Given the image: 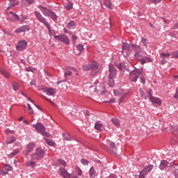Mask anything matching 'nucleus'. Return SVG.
Returning <instances> with one entry per match:
<instances>
[{
  "mask_svg": "<svg viewBox=\"0 0 178 178\" xmlns=\"http://www.w3.org/2000/svg\"><path fill=\"white\" fill-rule=\"evenodd\" d=\"M139 60L142 65H144V63H147L145 58H141Z\"/></svg>",
  "mask_w": 178,
  "mask_h": 178,
  "instance_id": "nucleus-58",
  "label": "nucleus"
},
{
  "mask_svg": "<svg viewBox=\"0 0 178 178\" xmlns=\"http://www.w3.org/2000/svg\"><path fill=\"white\" fill-rule=\"evenodd\" d=\"M58 163H60V165H62V166H66V161H65L64 160L59 159Z\"/></svg>",
  "mask_w": 178,
  "mask_h": 178,
  "instance_id": "nucleus-47",
  "label": "nucleus"
},
{
  "mask_svg": "<svg viewBox=\"0 0 178 178\" xmlns=\"http://www.w3.org/2000/svg\"><path fill=\"white\" fill-rule=\"evenodd\" d=\"M13 88L14 91H17V90L19 88V83H14L13 85Z\"/></svg>",
  "mask_w": 178,
  "mask_h": 178,
  "instance_id": "nucleus-45",
  "label": "nucleus"
},
{
  "mask_svg": "<svg viewBox=\"0 0 178 178\" xmlns=\"http://www.w3.org/2000/svg\"><path fill=\"white\" fill-rule=\"evenodd\" d=\"M170 170L172 172L175 178H178V168L177 165L175 164V163H170Z\"/></svg>",
  "mask_w": 178,
  "mask_h": 178,
  "instance_id": "nucleus-14",
  "label": "nucleus"
},
{
  "mask_svg": "<svg viewBox=\"0 0 178 178\" xmlns=\"http://www.w3.org/2000/svg\"><path fill=\"white\" fill-rule=\"evenodd\" d=\"M4 168L6 169V170H8V171H10V170H13V167H12L9 164H6L4 165Z\"/></svg>",
  "mask_w": 178,
  "mask_h": 178,
  "instance_id": "nucleus-41",
  "label": "nucleus"
},
{
  "mask_svg": "<svg viewBox=\"0 0 178 178\" xmlns=\"http://www.w3.org/2000/svg\"><path fill=\"white\" fill-rule=\"evenodd\" d=\"M76 26V23L74 21H71L70 23L67 24V29H70V27H74Z\"/></svg>",
  "mask_w": 178,
  "mask_h": 178,
  "instance_id": "nucleus-42",
  "label": "nucleus"
},
{
  "mask_svg": "<svg viewBox=\"0 0 178 178\" xmlns=\"http://www.w3.org/2000/svg\"><path fill=\"white\" fill-rule=\"evenodd\" d=\"M117 67L120 70L121 72H124L126 70V65L124 63H122L117 65Z\"/></svg>",
  "mask_w": 178,
  "mask_h": 178,
  "instance_id": "nucleus-27",
  "label": "nucleus"
},
{
  "mask_svg": "<svg viewBox=\"0 0 178 178\" xmlns=\"http://www.w3.org/2000/svg\"><path fill=\"white\" fill-rule=\"evenodd\" d=\"M172 29H178V22L174 24Z\"/></svg>",
  "mask_w": 178,
  "mask_h": 178,
  "instance_id": "nucleus-61",
  "label": "nucleus"
},
{
  "mask_svg": "<svg viewBox=\"0 0 178 178\" xmlns=\"http://www.w3.org/2000/svg\"><path fill=\"white\" fill-rule=\"evenodd\" d=\"M99 64H98V63L97 62H93L91 63L88 65H86L83 66V70L85 72H87L88 70H91L90 74L91 76H95V74H97V73L99 72Z\"/></svg>",
  "mask_w": 178,
  "mask_h": 178,
  "instance_id": "nucleus-2",
  "label": "nucleus"
},
{
  "mask_svg": "<svg viewBox=\"0 0 178 178\" xmlns=\"http://www.w3.org/2000/svg\"><path fill=\"white\" fill-rule=\"evenodd\" d=\"M149 2H151L152 3H156V2H161V0H147Z\"/></svg>",
  "mask_w": 178,
  "mask_h": 178,
  "instance_id": "nucleus-56",
  "label": "nucleus"
},
{
  "mask_svg": "<svg viewBox=\"0 0 178 178\" xmlns=\"http://www.w3.org/2000/svg\"><path fill=\"white\" fill-rule=\"evenodd\" d=\"M163 20L164 23H166L167 24L170 23V21H169L168 19H166L165 18H163Z\"/></svg>",
  "mask_w": 178,
  "mask_h": 178,
  "instance_id": "nucleus-60",
  "label": "nucleus"
},
{
  "mask_svg": "<svg viewBox=\"0 0 178 178\" xmlns=\"http://www.w3.org/2000/svg\"><path fill=\"white\" fill-rule=\"evenodd\" d=\"M68 178H79V177L77 175H70V177Z\"/></svg>",
  "mask_w": 178,
  "mask_h": 178,
  "instance_id": "nucleus-64",
  "label": "nucleus"
},
{
  "mask_svg": "<svg viewBox=\"0 0 178 178\" xmlns=\"http://www.w3.org/2000/svg\"><path fill=\"white\" fill-rule=\"evenodd\" d=\"M112 123H113V124H115V126L119 127L120 126V122H119V120L116 119V118H113L111 120Z\"/></svg>",
  "mask_w": 178,
  "mask_h": 178,
  "instance_id": "nucleus-33",
  "label": "nucleus"
},
{
  "mask_svg": "<svg viewBox=\"0 0 178 178\" xmlns=\"http://www.w3.org/2000/svg\"><path fill=\"white\" fill-rule=\"evenodd\" d=\"M122 48L124 56H129L133 49L135 51L136 54H143V49L138 45L124 42Z\"/></svg>",
  "mask_w": 178,
  "mask_h": 178,
  "instance_id": "nucleus-1",
  "label": "nucleus"
},
{
  "mask_svg": "<svg viewBox=\"0 0 178 178\" xmlns=\"http://www.w3.org/2000/svg\"><path fill=\"white\" fill-rule=\"evenodd\" d=\"M145 62H146V63H149V62H152L151 58H149V57H145Z\"/></svg>",
  "mask_w": 178,
  "mask_h": 178,
  "instance_id": "nucleus-52",
  "label": "nucleus"
},
{
  "mask_svg": "<svg viewBox=\"0 0 178 178\" xmlns=\"http://www.w3.org/2000/svg\"><path fill=\"white\" fill-rule=\"evenodd\" d=\"M45 141L48 145H50L51 147H54L55 145V143L54 141L49 140V139H45Z\"/></svg>",
  "mask_w": 178,
  "mask_h": 178,
  "instance_id": "nucleus-39",
  "label": "nucleus"
},
{
  "mask_svg": "<svg viewBox=\"0 0 178 178\" xmlns=\"http://www.w3.org/2000/svg\"><path fill=\"white\" fill-rule=\"evenodd\" d=\"M108 72V77H116V74H118V71L116 70V68H115V65H113V64H109Z\"/></svg>",
  "mask_w": 178,
  "mask_h": 178,
  "instance_id": "nucleus-12",
  "label": "nucleus"
},
{
  "mask_svg": "<svg viewBox=\"0 0 178 178\" xmlns=\"http://www.w3.org/2000/svg\"><path fill=\"white\" fill-rule=\"evenodd\" d=\"M90 173V177L95 178V169L94 168H91L89 171Z\"/></svg>",
  "mask_w": 178,
  "mask_h": 178,
  "instance_id": "nucleus-31",
  "label": "nucleus"
},
{
  "mask_svg": "<svg viewBox=\"0 0 178 178\" xmlns=\"http://www.w3.org/2000/svg\"><path fill=\"white\" fill-rule=\"evenodd\" d=\"M64 6L67 10H70L73 8V3L68 1L67 3H65Z\"/></svg>",
  "mask_w": 178,
  "mask_h": 178,
  "instance_id": "nucleus-25",
  "label": "nucleus"
},
{
  "mask_svg": "<svg viewBox=\"0 0 178 178\" xmlns=\"http://www.w3.org/2000/svg\"><path fill=\"white\" fill-rule=\"evenodd\" d=\"M45 156V150L38 147L33 154H31L32 161H41Z\"/></svg>",
  "mask_w": 178,
  "mask_h": 178,
  "instance_id": "nucleus-3",
  "label": "nucleus"
},
{
  "mask_svg": "<svg viewBox=\"0 0 178 178\" xmlns=\"http://www.w3.org/2000/svg\"><path fill=\"white\" fill-rule=\"evenodd\" d=\"M114 77L108 76V86L109 87H113L115 86V80H113Z\"/></svg>",
  "mask_w": 178,
  "mask_h": 178,
  "instance_id": "nucleus-29",
  "label": "nucleus"
},
{
  "mask_svg": "<svg viewBox=\"0 0 178 178\" xmlns=\"http://www.w3.org/2000/svg\"><path fill=\"white\" fill-rule=\"evenodd\" d=\"M148 94L149 101H150V102L154 104V105H157L158 106H161L162 105V100L161 99L152 97V90H150V92H148Z\"/></svg>",
  "mask_w": 178,
  "mask_h": 178,
  "instance_id": "nucleus-8",
  "label": "nucleus"
},
{
  "mask_svg": "<svg viewBox=\"0 0 178 178\" xmlns=\"http://www.w3.org/2000/svg\"><path fill=\"white\" fill-rule=\"evenodd\" d=\"M35 16L37 17L38 20H39V22L40 23H42V24H44V26H45V27H47L49 34H51V26H49V24L47 21V19H45V17H42L41 13H40L38 11L35 12Z\"/></svg>",
  "mask_w": 178,
  "mask_h": 178,
  "instance_id": "nucleus-5",
  "label": "nucleus"
},
{
  "mask_svg": "<svg viewBox=\"0 0 178 178\" xmlns=\"http://www.w3.org/2000/svg\"><path fill=\"white\" fill-rule=\"evenodd\" d=\"M28 106V109H27V112L29 115H34V110H33V108H31V106L30 105V104H27Z\"/></svg>",
  "mask_w": 178,
  "mask_h": 178,
  "instance_id": "nucleus-32",
  "label": "nucleus"
},
{
  "mask_svg": "<svg viewBox=\"0 0 178 178\" xmlns=\"http://www.w3.org/2000/svg\"><path fill=\"white\" fill-rule=\"evenodd\" d=\"M172 58H177V59H178V50L177 51H173L172 54Z\"/></svg>",
  "mask_w": 178,
  "mask_h": 178,
  "instance_id": "nucleus-44",
  "label": "nucleus"
},
{
  "mask_svg": "<svg viewBox=\"0 0 178 178\" xmlns=\"http://www.w3.org/2000/svg\"><path fill=\"white\" fill-rule=\"evenodd\" d=\"M31 86H35V81H32L31 82Z\"/></svg>",
  "mask_w": 178,
  "mask_h": 178,
  "instance_id": "nucleus-63",
  "label": "nucleus"
},
{
  "mask_svg": "<svg viewBox=\"0 0 178 178\" xmlns=\"http://www.w3.org/2000/svg\"><path fill=\"white\" fill-rule=\"evenodd\" d=\"M75 170L78 175V176H81V175H83V171L81 170V168L79 166H76L75 168Z\"/></svg>",
  "mask_w": 178,
  "mask_h": 178,
  "instance_id": "nucleus-34",
  "label": "nucleus"
},
{
  "mask_svg": "<svg viewBox=\"0 0 178 178\" xmlns=\"http://www.w3.org/2000/svg\"><path fill=\"white\" fill-rule=\"evenodd\" d=\"M86 92H88L89 94H92L95 92V88L90 87L88 90H86Z\"/></svg>",
  "mask_w": 178,
  "mask_h": 178,
  "instance_id": "nucleus-40",
  "label": "nucleus"
},
{
  "mask_svg": "<svg viewBox=\"0 0 178 178\" xmlns=\"http://www.w3.org/2000/svg\"><path fill=\"white\" fill-rule=\"evenodd\" d=\"M118 94H120V95H122L120 97L118 100L119 104L120 105V104L123 102V100L124 99L126 95L127 94V92H125L124 90L123 89H120L118 90Z\"/></svg>",
  "mask_w": 178,
  "mask_h": 178,
  "instance_id": "nucleus-18",
  "label": "nucleus"
},
{
  "mask_svg": "<svg viewBox=\"0 0 178 178\" xmlns=\"http://www.w3.org/2000/svg\"><path fill=\"white\" fill-rule=\"evenodd\" d=\"M16 141V138L14 136H11L6 141V144H12Z\"/></svg>",
  "mask_w": 178,
  "mask_h": 178,
  "instance_id": "nucleus-30",
  "label": "nucleus"
},
{
  "mask_svg": "<svg viewBox=\"0 0 178 178\" xmlns=\"http://www.w3.org/2000/svg\"><path fill=\"white\" fill-rule=\"evenodd\" d=\"M38 90L43 91L47 95H51V97H55L56 95V90L52 88H38Z\"/></svg>",
  "mask_w": 178,
  "mask_h": 178,
  "instance_id": "nucleus-10",
  "label": "nucleus"
},
{
  "mask_svg": "<svg viewBox=\"0 0 178 178\" xmlns=\"http://www.w3.org/2000/svg\"><path fill=\"white\" fill-rule=\"evenodd\" d=\"M143 69H140V70L135 69L134 71H131L130 73L131 81L136 83L140 74H143Z\"/></svg>",
  "mask_w": 178,
  "mask_h": 178,
  "instance_id": "nucleus-6",
  "label": "nucleus"
},
{
  "mask_svg": "<svg viewBox=\"0 0 178 178\" xmlns=\"http://www.w3.org/2000/svg\"><path fill=\"white\" fill-rule=\"evenodd\" d=\"M41 97L42 98H44V99H46V101H48V102H50V104H53L54 102H52V101L51 100V99L47 98V97L44 96V95H41Z\"/></svg>",
  "mask_w": 178,
  "mask_h": 178,
  "instance_id": "nucleus-50",
  "label": "nucleus"
},
{
  "mask_svg": "<svg viewBox=\"0 0 178 178\" xmlns=\"http://www.w3.org/2000/svg\"><path fill=\"white\" fill-rule=\"evenodd\" d=\"M81 163L83 165H88V161H87L86 159H84L81 160Z\"/></svg>",
  "mask_w": 178,
  "mask_h": 178,
  "instance_id": "nucleus-49",
  "label": "nucleus"
},
{
  "mask_svg": "<svg viewBox=\"0 0 178 178\" xmlns=\"http://www.w3.org/2000/svg\"><path fill=\"white\" fill-rule=\"evenodd\" d=\"M25 166L34 168L37 166V162L35 160H28L25 163Z\"/></svg>",
  "mask_w": 178,
  "mask_h": 178,
  "instance_id": "nucleus-19",
  "label": "nucleus"
},
{
  "mask_svg": "<svg viewBox=\"0 0 178 178\" xmlns=\"http://www.w3.org/2000/svg\"><path fill=\"white\" fill-rule=\"evenodd\" d=\"M26 2L29 3V5H31L34 3V0H26Z\"/></svg>",
  "mask_w": 178,
  "mask_h": 178,
  "instance_id": "nucleus-59",
  "label": "nucleus"
},
{
  "mask_svg": "<svg viewBox=\"0 0 178 178\" xmlns=\"http://www.w3.org/2000/svg\"><path fill=\"white\" fill-rule=\"evenodd\" d=\"M140 80L142 84H144L145 83V78L144 76H140Z\"/></svg>",
  "mask_w": 178,
  "mask_h": 178,
  "instance_id": "nucleus-54",
  "label": "nucleus"
},
{
  "mask_svg": "<svg viewBox=\"0 0 178 178\" xmlns=\"http://www.w3.org/2000/svg\"><path fill=\"white\" fill-rule=\"evenodd\" d=\"M69 76H72V72L67 71V72L65 73V77H67Z\"/></svg>",
  "mask_w": 178,
  "mask_h": 178,
  "instance_id": "nucleus-55",
  "label": "nucleus"
},
{
  "mask_svg": "<svg viewBox=\"0 0 178 178\" xmlns=\"http://www.w3.org/2000/svg\"><path fill=\"white\" fill-rule=\"evenodd\" d=\"M107 143L109 144L111 149H115V148L116 147V145H115V143L108 140Z\"/></svg>",
  "mask_w": 178,
  "mask_h": 178,
  "instance_id": "nucleus-38",
  "label": "nucleus"
},
{
  "mask_svg": "<svg viewBox=\"0 0 178 178\" xmlns=\"http://www.w3.org/2000/svg\"><path fill=\"white\" fill-rule=\"evenodd\" d=\"M10 13L14 16V17L16 19V20H19V15H16L13 12L10 11Z\"/></svg>",
  "mask_w": 178,
  "mask_h": 178,
  "instance_id": "nucleus-51",
  "label": "nucleus"
},
{
  "mask_svg": "<svg viewBox=\"0 0 178 178\" xmlns=\"http://www.w3.org/2000/svg\"><path fill=\"white\" fill-rule=\"evenodd\" d=\"M35 145H34V143H31L29 144L28 145H26V149L25 151H24V154L27 156V155L29 154H30V152H31V151H33V149H34Z\"/></svg>",
  "mask_w": 178,
  "mask_h": 178,
  "instance_id": "nucleus-17",
  "label": "nucleus"
},
{
  "mask_svg": "<svg viewBox=\"0 0 178 178\" xmlns=\"http://www.w3.org/2000/svg\"><path fill=\"white\" fill-rule=\"evenodd\" d=\"M27 48V42L26 40H21L18 42L16 47L17 51H24Z\"/></svg>",
  "mask_w": 178,
  "mask_h": 178,
  "instance_id": "nucleus-13",
  "label": "nucleus"
},
{
  "mask_svg": "<svg viewBox=\"0 0 178 178\" xmlns=\"http://www.w3.org/2000/svg\"><path fill=\"white\" fill-rule=\"evenodd\" d=\"M0 72L1 73V74H3V76H4V77H6V79H9V77H10L9 72H8V71L5 70H1Z\"/></svg>",
  "mask_w": 178,
  "mask_h": 178,
  "instance_id": "nucleus-28",
  "label": "nucleus"
},
{
  "mask_svg": "<svg viewBox=\"0 0 178 178\" xmlns=\"http://www.w3.org/2000/svg\"><path fill=\"white\" fill-rule=\"evenodd\" d=\"M168 162L167 161H162L160 165H159V168L161 169V170H163V169H165V168H168Z\"/></svg>",
  "mask_w": 178,
  "mask_h": 178,
  "instance_id": "nucleus-23",
  "label": "nucleus"
},
{
  "mask_svg": "<svg viewBox=\"0 0 178 178\" xmlns=\"http://www.w3.org/2000/svg\"><path fill=\"white\" fill-rule=\"evenodd\" d=\"M154 169V165H149L146 167L144 168V169L140 171V175H139V178H145V176L149 173Z\"/></svg>",
  "mask_w": 178,
  "mask_h": 178,
  "instance_id": "nucleus-9",
  "label": "nucleus"
},
{
  "mask_svg": "<svg viewBox=\"0 0 178 178\" xmlns=\"http://www.w3.org/2000/svg\"><path fill=\"white\" fill-rule=\"evenodd\" d=\"M76 49H78V51H79V52L76 53V55H81V52H83V51H84V46H83V44H79L76 46Z\"/></svg>",
  "mask_w": 178,
  "mask_h": 178,
  "instance_id": "nucleus-24",
  "label": "nucleus"
},
{
  "mask_svg": "<svg viewBox=\"0 0 178 178\" xmlns=\"http://www.w3.org/2000/svg\"><path fill=\"white\" fill-rule=\"evenodd\" d=\"M60 173L61 176H63V177L64 178L70 177V174H69V172H67V170H66V169L63 168H60Z\"/></svg>",
  "mask_w": 178,
  "mask_h": 178,
  "instance_id": "nucleus-20",
  "label": "nucleus"
},
{
  "mask_svg": "<svg viewBox=\"0 0 178 178\" xmlns=\"http://www.w3.org/2000/svg\"><path fill=\"white\" fill-rule=\"evenodd\" d=\"M115 98H113L111 99H110L109 101H104V104H113V102H115Z\"/></svg>",
  "mask_w": 178,
  "mask_h": 178,
  "instance_id": "nucleus-48",
  "label": "nucleus"
},
{
  "mask_svg": "<svg viewBox=\"0 0 178 178\" xmlns=\"http://www.w3.org/2000/svg\"><path fill=\"white\" fill-rule=\"evenodd\" d=\"M55 40H58V41H60V42H63L66 44V45H69L70 44V40L69 38L65 34L60 35H54Z\"/></svg>",
  "mask_w": 178,
  "mask_h": 178,
  "instance_id": "nucleus-11",
  "label": "nucleus"
},
{
  "mask_svg": "<svg viewBox=\"0 0 178 178\" xmlns=\"http://www.w3.org/2000/svg\"><path fill=\"white\" fill-rule=\"evenodd\" d=\"M141 42L146 48L148 47V42H147V39H145V38H142Z\"/></svg>",
  "mask_w": 178,
  "mask_h": 178,
  "instance_id": "nucleus-43",
  "label": "nucleus"
},
{
  "mask_svg": "<svg viewBox=\"0 0 178 178\" xmlns=\"http://www.w3.org/2000/svg\"><path fill=\"white\" fill-rule=\"evenodd\" d=\"M19 5V1L16 0H10V6L7 8V10H10L13 6Z\"/></svg>",
  "mask_w": 178,
  "mask_h": 178,
  "instance_id": "nucleus-22",
  "label": "nucleus"
},
{
  "mask_svg": "<svg viewBox=\"0 0 178 178\" xmlns=\"http://www.w3.org/2000/svg\"><path fill=\"white\" fill-rule=\"evenodd\" d=\"M0 175H1L2 176H5V175H8V172L0 170Z\"/></svg>",
  "mask_w": 178,
  "mask_h": 178,
  "instance_id": "nucleus-57",
  "label": "nucleus"
},
{
  "mask_svg": "<svg viewBox=\"0 0 178 178\" xmlns=\"http://www.w3.org/2000/svg\"><path fill=\"white\" fill-rule=\"evenodd\" d=\"M33 127H34L35 130H38V131H40L42 136H45V137H51L49 134L45 132V127L42 124L39 122L37 124H33Z\"/></svg>",
  "mask_w": 178,
  "mask_h": 178,
  "instance_id": "nucleus-7",
  "label": "nucleus"
},
{
  "mask_svg": "<svg viewBox=\"0 0 178 178\" xmlns=\"http://www.w3.org/2000/svg\"><path fill=\"white\" fill-rule=\"evenodd\" d=\"M5 133H6V134H9V133H11L12 134H13V133H15V131H11L10 129H6Z\"/></svg>",
  "mask_w": 178,
  "mask_h": 178,
  "instance_id": "nucleus-53",
  "label": "nucleus"
},
{
  "mask_svg": "<svg viewBox=\"0 0 178 178\" xmlns=\"http://www.w3.org/2000/svg\"><path fill=\"white\" fill-rule=\"evenodd\" d=\"M63 137H64V140H65L66 141H70V135L67 134H65L63 135Z\"/></svg>",
  "mask_w": 178,
  "mask_h": 178,
  "instance_id": "nucleus-46",
  "label": "nucleus"
},
{
  "mask_svg": "<svg viewBox=\"0 0 178 178\" xmlns=\"http://www.w3.org/2000/svg\"><path fill=\"white\" fill-rule=\"evenodd\" d=\"M29 30H30V27L27 25H24L16 29L15 32L17 34H20V33H26V31H29Z\"/></svg>",
  "mask_w": 178,
  "mask_h": 178,
  "instance_id": "nucleus-15",
  "label": "nucleus"
},
{
  "mask_svg": "<svg viewBox=\"0 0 178 178\" xmlns=\"http://www.w3.org/2000/svg\"><path fill=\"white\" fill-rule=\"evenodd\" d=\"M139 94L144 99H147V95L145 94V92L143 91V89L139 90Z\"/></svg>",
  "mask_w": 178,
  "mask_h": 178,
  "instance_id": "nucleus-35",
  "label": "nucleus"
},
{
  "mask_svg": "<svg viewBox=\"0 0 178 178\" xmlns=\"http://www.w3.org/2000/svg\"><path fill=\"white\" fill-rule=\"evenodd\" d=\"M95 130H97V131H101L102 129H104V124H102V122H97V123L95 124Z\"/></svg>",
  "mask_w": 178,
  "mask_h": 178,
  "instance_id": "nucleus-21",
  "label": "nucleus"
},
{
  "mask_svg": "<svg viewBox=\"0 0 178 178\" xmlns=\"http://www.w3.org/2000/svg\"><path fill=\"white\" fill-rule=\"evenodd\" d=\"M105 6L108 8V9H112V3H111V0H106Z\"/></svg>",
  "mask_w": 178,
  "mask_h": 178,
  "instance_id": "nucleus-36",
  "label": "nucleus"
},
{
  "mask_svg": "<svg viewBox=\"0 0 178 178\" xmlns=\"http://www.w3.org/2000/svg\"><path fill=\"white\" fill-rule=\"evenodd\" d=\"M160 56H161V58H162L161 65H165L166 63V62H168V60H166V58L169 59V58L170 57V53H161Z\"/></svg>",
  "mask_w": 178,
  "mask_h": 178,
  "instance_id": "nucleus-16",
  "label": "nucleus"
},
{
  "mask_svg": "<svg viewBox=\"0 0 178 178\" xmlns=\"http://www.w3.org/2000/svg\"><path fill=\"white\" fill-rule=\"evenodd\" d=\"M20 152V149H15L12 153L8 155V158H13L15 155H17Z\"/></svg>",
  "mask_w": 178,
  "mask_h": 178,
  "instance_id": "nucleus-26",
  "label": "nucleus"
},
{
  "mask_svg": "<svg viewBox=\"0 0 178 178\" xmlns=\"http://www.w3.org/2000/svg\"><path fill=\"white\" fill-rule=\"evenodd\" d=\"M72 40H74V41H76V40H77V36H76V35H72Z\"/></svg>",
  "mask_w": 178,
  "mask_h": 178,
  "instance_id": "nucleus-62",
  "label": "nucleus"
},
{
  "mask_svg": "<svg viewBox=\"0 0 178 178\" xmlns=\"http://www.w3.org/2000/svg\"><path fill=\"white\" fill-rule=\"evenodd\" d=\"M39 9L40 10L42 11V13H43V15H44V16L51 17V19H52L54 22H56V20H58V16L56 15V14L52 12V10L47 9L44 7H42L41 6H39Z\"/></svg>",
  "mask_w": 178,
  "mask_h": 178,
  "instance_id": "nucleus-4",
  "label": "nucleus"
},
{
  "mask_svg": "<svg viewBox=\"0 0 178 178\" xmlns=\"http://www.w3.org/2000/svg\"><path fill=\"white\" fill-rule=\"evenodd\" d=\"M134 57L136 59H138V60H140V59L143 58V53H135Z\"/></svg>",
  "mask_w": 178,
  "mask_h": 178,
  "instance_id": "nucleus-37",
  "label": "nucleus"
}]
</instances>
